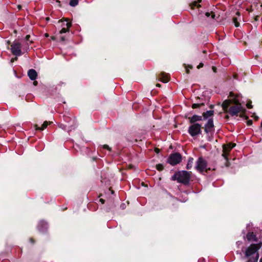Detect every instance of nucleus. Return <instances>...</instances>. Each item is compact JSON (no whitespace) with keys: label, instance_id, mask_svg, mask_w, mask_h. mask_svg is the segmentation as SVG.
<instances>
[{"label":"nucleus","instance_id":"obj_1","mask_svg":"<svg viewBox=\"0 0 262 262\" xmlns=\"http://www.w3.org/2000/svg\"><path fill=\"white\" fill-rule=\"evenodd\" d=\"M222 107L225 112L229 113L231 116H237L242 110L241 104L236 99L225 100L222 103Z\"/></svg>","mask_w":262,"mask_h":262},{"label":"nucleus","instance_id":"obj_2","mask_svg":"<svg viewBox=\"0 0 262 262\" xmlns=\"http://www.w3.org/2000/svg\"><path fill=\"white\" fill-rule=\"evenodd\" d=\"M191 173V172L190 171H187L185 170L180 171L176 172L173 176H172L171 180L172 181H177L179 183L187 185L189 182Z\"/></svg>","mask_w":262,"mask_h":262},{"label":"nucleus","instance_id":"obj_3","mask_svg":"<svg viewBox=\"0 0 262 262\" xmlns=\"http://www.w3.org/2000/svg\"><path fill=\"white\" fill-rule=\"evenodd\" d=\"M207 162L202 157H199L195 163V169L199 172L202 173L210 170V168H207Z\"/></svg>","mask_w":262,"mask_h":262},{"label":"nucleus","instance_id":"obj_4","mask_svg":"<svg viewBox=\"0 0 262 262\" xmlns=\"http://www.w3.org/2000/svg\"><path fill=\"white\" fill-rule=\"evenodd\" d=\"M182 161V156L180 154L176 152L171 154L168 159V162L174 166L180 163Z\"/></svg>","mask_w":262,"mask_h":262},{"label":"nucleus","instance_id":"obj_5","mask_svg":"<svg viewBox=\"0 0 262 262\" xmlns=\"http://www.w3.org/2000/svg\"><path fill=\"white\" fill-rule=\"evenodd\" d=\"M188 133L192 137H194L201 133V125L199 123H194L188 128Z\"/></svg>","mask_w":262,"mask_h":262},{"label":"nucleus","instance_id":"obj_6","mask_svg":"<svg viewBox=\"0 0 262 262\" xmlns=\"http://www.w3.org/2000/svg\"><path fill=\"white\" fill-rule=\"evenodd\" d=\"M12 53L16 56L21 55L22 53L21 51V44L17 42H14L11 46Z\"/></svg>","mask_w":262,"mask_h":262},{"label":"nucleus","instance_id":"obj_7","mask_svg":"<svg viewBox=\"0 0 262 262\" xmlns=\"http://www.w3.org/2000/svg\"><path fill=\"white\" fill-rule=\"evenodd\" d=\"M59 22H62V28L61 30L59 31V33L60 34L62 33H66L67 32H69L70 28L71 27L72 24L70 21H69V20L68 19H65L64 21H62V20H59Z\"/></svg>","mask_w":262,"mask_h":262},{"label":"nucleus","instance_id":"obj_8","mask_svg":"<svg viewBox=\"0 0 262 262\" xmlns=\"http://www.w3.org/2000/svg\"><path fill=\"white\" fill-rule=\"evenodd\" d=\"M205 132L207 134H211L214 132V125L212 119H209L205 126Z\"/></svg>","mask_w":262,"mask_h":262},{"label":"nucleus","instance_id":"obj_9","mask_svg":"<svg viewBox=\"0 0 262 262\" xmlns=\"http://www.w3.org/2000/svg\"><path fill=\"white\" fill-rule=\"evenodd\" d=\"M235 146L234 143H228L226 145H223V153L222 156L225 159H227V155L229 151Z\"/></svg>","mask_w":262,"mask_h":262},{"label":"nucleus","instance_id":"obj_10","mask_svg":"<svg viewBox=\"0 0 262 262\" xmlns=\"http://www.w3.org/2000/svg\"><path fill=\"white\" fill-rule=\"evenodd\" d=\"M257 246L255 244H252L246 250V256L248 257L253 254H254L257 251Z\"/></svg>","mask_w":262,"mask_h":262},{"label":"nucleus","instance_id":"obj_11","mask_svg":"<svg viewBox=\"0 0 262 262\" xmlns=\"http://www.w3.org/2000/svg\"><path fill=\"white\" fill-rule=\"evenodd\" d=\"M159 78L161 81L166 83L169 81V75L163 72L160 74Z\"/></svg>","mask_w":262,"mask_h":262},{"label":"nucleus","instance_id":"obj_12","mask_svg":"<svg viewBox=\"0 0 262 262\" xmlns=\"http://www.w3.org/2000/svg\"><path fill=\"white\" fill-rule=\"evenodd\" d=\"M189 119L190 123H191V124H194L196 123L195 122L197 121L202 120L203 116L194 115L192 116L191 117H189Z\"/></svg>","mask_w":262,"mask_h":262},{"label":"nucleus","instance_id":"obj_13","mask_svg":"<svg viewBox=\"0 0 262 262\" xmlns=\"http://www.w3.org/2000/svg\"><path fill=\"white\" fill-rule=\"evenodd\" d=\"M28 75L31 80H34L36 79L37 74L35 70L30 69L28 72Z\"/></svg>","mask_w":262,"mask_h":262},{"label":"nucleus","instance_id":"obj_14","mask_svg":"<svg viewBox=\"0 0 262 262\" xmlns=\"http://www.w3.org/2000/svg\"><path fill=\"white\" fill-rule=\"evenodd\" d=\"M48 228V224L45 222H40L38 226V230L42 232H45Z\"/></svg>","mask_w":262,"mask_h":262},{"label":"nucleus","instance_id":"obj_15","mask_svg":"<svg viewBox=\"0 0 262 262\" xmlns=\"http://www.w3.org/2000/svg\"><path fill=\"white\" fill-rule=\"evenodd\" d=\"M52 123V122H48V121H45L42 124L41 127H38L37 125H35V127L36 130H42L44 129H45L47 126L49 124Z\"/></svg>","mask_w":262,"mask_h":262},{"label":"nucleus","instance_id":"obj_16","mask_svg":"<svg viewBox=\"0 0 262 262\" xmlns=\"http://www.w3.org/2000/svg\"><path fill=\"white\" fill-rule=\"evenodd\" d=\"M214 111H207L206 112L203 113V117L204 119H206L213 115Z\"/></svg>","mask_w":262,"mask_h":262},{"label":"nucleus","instance_id":"obj_17","mask_svg":"<svg viewBox=\"0 0 262 262\" xmlns=\"http://www.w3.org/2000/svg\"><path fill=\"white\" fill-rule=\"evenodd\" d=\"M193 163V158L192 157H189L188 159L187 164L186 165V168L187 169H190L192 168Z\"/></svg>","mask_w":262,"mask_h":262},{"label":"nucleus","instance_id":"obj_18","mask_svg":"<svg viewBox=\"0 0 262 262\" xmlns=\"http://www.w3.org/2000/svg\"><path fill=\"white\" fill-rule=\"evenodd\" d=\"M255 238V235L253 232H248L247 234V238L248 241L254 240Z\"/></svg>","mask_w":262,"mask_h":262},{"label":"nucleus","instance_id":"obj_19","mask_svg":"<svg viewBox=\"0 0 262 262\" xmlns=\"http://www.w3.org/2000/svg\"><path fill=\"white\" fill-rule=\"evenodd\" d=\"M201 2V0H195L191 4V7L192 9L194 8V7H200V5H198V3Z\"/></svg>","mask_w":262,"mask_h":262},{"label":"nucleus","instance_id":"obj_20","mask_svg":"<svg viewBox=\"0 0 262 262\" xmlns=\"http://www.w3.org/2000/svg\"><path fill=\"white\" fill-rule=\"evenodd\" d=\"M78 4V0H71L70 2V5L72 7H75Z\"/></svg>","mask_w":262,"mask_h":262},{"label":"nucleus","instance_id":"obj_21","mask_svg":"<svg viewBox=\"0 0 262 262\" xmlns=\"http://www.w3.org/2000/svg\"><path fill=\"white\" fill-rule=\"evenodd\" d=\"M157 169L159 171H161L164 169V166L161 164H159L156 165Z\"/></svg>","mask_w":262,"mask_h":262},{"label":"nucleus","instance_id":"obj_22","mask_svg":"<svg viewBox=\"0 0 262 262\" xmlns=\"http://www.w3.org/2000/svg\"><path fill=\"white\" fill-rule=\"evenodd\" d=\"M203 105H204L203 103H200V104L194 103L192 104V107L193 108H198V107H200V106Z\"/></svg>","mask_w":262,"mask_h":262},{"label":"nucleus","instance_id":"obj_23","mask_svg":"<svg viewBox=\"0 0 262 262\" xmlns=\"http://www.w3.org/2000/svg\"><path fill=\"white\" fill-rule=\"evenodd\" d=\"M233 21L236 27H238L239 26V23L237 21V19L236 18L234 17L233 18Z\"/></svg>","mask_w":262,"mask_h":262},{"label":"nucleus","instance_id":"obj_24","mask_svg":"<svg viewBox=\"0 0 262 262\" xmlns=\"http://www.w3.org/2000/svg\"><path fill=\"white\" fill-rule=\"evenodd\" d=\"M258 254H257V255H256V258H254L253 259H250L248 262H257V259H258Z\"/></svg>","mask_w":262,"mask_h":262},{"label":"nucleus","instance_id":"obj_25","mask_svg":"<svg viewBox=\"0 0 262 262\" xmlns=\"http://www.w3.org/2000/svg\"><path fill=\"white\" fill-rule=\"evenodd\" d=\"M59 127L60 128H61L63 129H66V127H67V125H65L62 124H59Z\"/></svg>","mask_w":262,"mask_h":262},{"label":"nucleus","instance_id":"obj_26","mask_svg":"<svg viewBox=\"0 0 262 262\" xmlns=\"http://www.w3.org/2000/svg\"><path fill=\"white\" fill-rule=\"evenodd\" d=\"M103 148H104V149H106L108 150H111V148L108 146V145H103Z\"/></svg>","mask_w":262,"mask_h":262},{"label":"nucleus","instance_id":"obj_27","mask_svg":"<svg viewBox=\"0 0 262 262\" xmlns=\"http://www.w3.org/2000/svg\"><path fill=\"white\" fill-rule=\"evenodd\" d=\"M247 107L248 108H252V105H251V102H248L247 103Z\"/></svg>","mask_w":262,"mask_h":262},{"label":"nucleus","instance_id":"obj_28","mask_svg":"<svg viewBox=\"0 0 262 262\" xmlns=\"http://www.w3.org/2000/svg\"><path fill=\"white\" fill-rule=\"evenodd\" d=\"M204 64L202 63H200L199 66H198V69H200L201 68H202L203 67Z\"/></svg>","mask_w":262,"mask_h":262},{"label":"nucleus","instance_id":"obj_29","mask_svg":"<svg viewBox=\"0 0 262 262\" xmlns=\"http://www.w3.org/2000/svg\"><path fill=\"white\" fill-rule=\"evenodd\" d=\"M212 69L214 73H216V70H217V69H216V67H212Z\"/></svg>","mask_w":262,"mask_h":262},{"label":"nucleus","instance_id":"obj_30","mask_svg":"<svg viewBox=\"0 0 262 262\" xmlns=\"http://www.w3.org/2000/svg\"><path fill=\"white\" fill-rule=\"evenodd\" d=\"M30 37V36L29 35H27L26 36V39L27 40H29V38Z\"/></svg>","mask_w":262,"mask_h":262},{"label":"nucleus","instance_id":"obj_31","mask_svg":"<svg viewBox=\"0 0 262 262\" xmlns=\"http://www.w3.org/2000/svg\"><path fill=\"white\" fill-rule=\"evenodd\" d=\"M99 201H100V202H101V203H102V204H104V200L103 199H100L99 200Z\"/></svg>","mask_w":262,"mask_h":262},{"label":"nucleus","instance_id":"obj_32","mask_svg":"<svg viewBox=\"0 0 262 262\" xmlns=\"http://www.w3.org/2000/svg\"><path fill=\"white\" fill-rule=\"evenodd\" d=\"M30 242H31L32 244H34V239H33L32 238H30Z\"/></svg>","mask_w":262,"mask_h":262},{"label":"nucleus","instance_id":"obj_33","mask_svg":"<svg viewBox=\"0 0 262 262\" xmlns=\"http://www.w3.org/2000/svg\"><path fill=\"white\" fill-rule=\"evenodd\" d=\"M60 39H61L62 41H64V40H65V38H64V37H63V36H61V37H60Z\"/></svg>","mask_w":262,"mask_h":262},{"label":"nucleus","instance_id":"obj_34","mask_svg":"<svg viewBox=\"0 0 262 262\" xmlns=\"http://www.w3.org/2000/svg\"><path fill=\"white\" fill-rule=\"evenodd\" d=\"M252 123V121L251 120H249L248 122V125H251Z\"/></svg>","mask_w":262,"mask_h":262},{"label":"nucleus","instance_id":"obj_35","mask_svg":"<svg viewBox=\"0 0 262 262\" xmlns=\"http://www.w3.org/2000/svg\"><path fill=\"white\" fill-rule=\"evenodd\" d=\"M206 15L208 17L210 15V13L209 12H206Z\"/></svg>","mask_w":262,"mask_h":262},{"label":"nucleus","instance_id":"obj_36","mask_svg":"<svg viewBox=\"0 0 262 262\" xmlns=\"http://www.w3.org/2000/svg\"><path fill=\"white\" fill-rule=\"evenodd\" d=\"M37 82L36 81H35L33 82V84L35 85H36L37 84Z\"/></svg>","mask_w":262,"mask_h":262},{"label":"nucleus","instance_id":"obj_37","mask_svg":"<svg viewBox=\"0 0 262 262\" xmlns=\"http://www.w3.org/2000/svg\"><path fill=\"white\" fill-rule=\"evenodd\" d=\"M186 73H187V74H189V70L188 69H186Z\"/></svg>","mask_w":262,"mask_h":262},{"label":"nucleus","instance_id":"obj_38","mask_svg":"<svg viewBox=\"0 0 262 262\" xmlns=\"http://www.w3.org/2000/svg\"><path fill=\"white\" fill-rule=\"evenodd\" d=\"M156 86H158V87H160V86H161V85L160 84L158 83V84H156Z\"/></svg>","mask_w":262,"mask_h":262},{"label":"nucleus","instance_id":"obj_39","mask_svg":"<svg viewBox=\"0 0 262 262\" xmlns=\"http://www.w3.org/2000/svg\"><path fill=\"white\" fill-rule=\"evenodd\" d=\"M156 151L157 152H159V149H156Z\"/></svg>","mask_w":262,"mask_h":262},{"label":"nucleus","instance_id":"obj_40","mask_svg":"<svg viewBox=\"0 0 262 262\" xmlns=\"http://www.w3.org/2000/svg\"><path fill=\"white\" fill-rule=\"evenodd\" d=\"M230 96H233V93L231 92L230 94Z\"/></svg>","mask_w":262,"mask_h":262},{"label":"nucleus","instance_id":"obj_41","mask_svg":"<svg viewBox=\"0 0 262 262\" xmlns=\"http://www.w3.org/2000/svg\"><path fill=\"white\" fill-rule=\"evenodd\" d=\"M259 262H262V257L260 259Z\"/></svg>","mask_w":262,"mask_h":262},{"label":"nucleus","instance_id":"obj_42","mask_svg":"<svg viewBox=\"0 0 262 262\" xmlns=\"http://www.w3.org/2000/svg\"><path fill=\"white\" fill-rule=\"evenodd\" d=\"M18 9H20V6H18Z\"/></svg>","mask_w":262,"mask_h":262},{"label":"nucleus","instance_id":"obj_43","mask_svg":"<svg viewBox=\"0 0 262 262\" xmlns=\"http://www.w3.org/2000/svg\"><path fill=\"white\" fill-rule=\"evenodd\" d=\"M261 126H262V123L261 124Z\"/></svg>","mask_w":262,"mask_h":262}]
</instances>
